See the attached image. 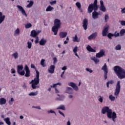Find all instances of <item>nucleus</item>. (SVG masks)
I'll list each match as a JSON object with an SVG mask.
<instances>
[{
    "mask_svg": "<svg viewBox=\"0 0 125 125\" xmlns=\"http://www.w3.org/2000/svg\"><path fill=\"white\" fill-rule=\"evenodd\" d=\"M106 113L108 119H112L113 122H116L115 119H117V113L115 111L113 112V110L108 106H104L102 109V114H104Z\"/></svg>",
    "mask_w": 125,
    "mask_h": 125,
    "instance_id": "1",
    "label": "nucleus"
},
{
    "mask_svg": "<svg viewBox=\"0 0 125 125\" xmlns=\"http://www.w3.org/2000/svg\"><path fill=\"white\" fill-rule=\"evenodd\" d=\"M113 70L117 77L120 80L125 78V69L122 67L116 65L114 67Z\"/></svg>",
    "mask_w": 125,
    "mask_h": 125,
    "instance_id": "2",
    "label": "nucleus"
},
{
    "mask_svg": "<svg viewBox=\"0 0 125 125\" xmlns=\"http://www.w3.org/2000/svg\"><path fill=\"white\" fill-rule=\"evenodd\" d=\"M36 76L34 80H32L30 83H31V86L33 89H36V88H39L40 86H37L40 83V72L38 70H36Z\"/></svg>",
    "mask_w": 125,
    "mask_h": 125,
    "instance_id": "3",
    "label": "nucleus"
},
{
    "mask_svg": "<svg viewBox=\"0 0 125 125\" xmlns=\"http://www.w3.org/2000/svg\"><path fill=\"white\" fill-rule=\"evenodd\" d=\"M61 26V21L58 19H56L54 20V26H53L52 28V31L54 33V35L56 36L57 35V32H58V29L60 28Z\"/></svg>",
    "mask_w": 125,
    "mask_h": 125,
    "instance_id": "4",
    "label": "nucleus"
},
{
    "mask_svg": "<svg viewBox=\"0 0 125 125\" xmlns=\"http://www.w3.org/2000/svg\"><path fill=\"white\" fill-rule=\"evenodd\" d=\"M120 92H121V82L120 81H118L116 86L114 95H115V96H118L119 94H120Z\"/></svg>",
    "mask_w": 125,
    "mask_h": 125,
    "instance_id": "5",
    "label": "nucleus"
},
{
    "mask_svg": "<svg viewBox=\"0 0 125 125\" xmlns=\"http://www.w3.org/2000/svg\"><path fill=\"white\" fill-rule=\"evenodd\" d=\"M102 70L104 72V80H107V75H108V68H107V64L106 63L104 64V65L102 67Z\"/></svg>",
    "mask_w": 125,
    "mask_h": 125,
    "instance_id": "6",
    "label": "nucleus"
},
{
    "mask_svg": "<svg viewBox=\"0 0 125 125\" xmlns=\"http://www.w3.org/2000/svg\"><path fill=\"white\" fill-rule=\"evenodd\" d=\"M97 9H95L93 4H90L87 9L88 13H91L93 10H94V11H97Z\"/></svg>",
    "mask_w": 125,
    "mask_h": 125,
    "instance_id": "7",
    "label": "nucleus"
},
{
    "mask_svg": "<svg viewBox=\"0 0 125 125\" xmlns=\"http://www.w3.org/2000/svg\"><path fill=\"white\" fill-rule=\"evenodd\" d=\"M107 37L110 40H112V37H115V38L120 37V33H118V31H116L114 34L109 33L108 34Z\"/></svg>",
    "mask_w": 125,
    "mask_h": 125,
    "instance_id": "8",
    "label": "nucleus"
},
{
    "mask_svg": "<svg viewBox=\"0 0 125 125\" xmlns=\"http://www.w3.org/2000/svg\"><path fill=\"white\" fill-rule=\"evenodd\" d=\"M104 56H105V51L103 49L101 50L100 52L96 55V57L97 58H101V57H103Z\"/></svg>",
    "mask_w": 125,
    "mask_h": 125,
    "instance_id": "9",
    "label": "nucleus"
},
{
    "mask_svg": "<svg viewBox=\"0 0 125 125\" xmlns=\"http://www.w3.org/2000/svg\"><path fill=\"white\" fill-rule=\"evenodd\" d=\"M24 70L25 71V77L26 78H29L31 76V73L30 72V69H29V67L28 65H26L24 67Z\"/></svg>",
    "mask_w": 125,
    "mask_h": 125,
    "instance_id": "10",
    "label": "nucleus"
},
{
    "mask_svg": "<svg viewBox=\"0 0 125 125\" xmlns=\"http://www.w3.org/2000/svg\"><path fill=\"white\" fill-rule=\"evenodd\" d=\"M83 27L84 30L87 29V26L88 25V20L86 18L84 19L82 22Z\"/></svg>",
    "mask_w": 125,
    "mask_h": 125,
    "instance_id": "11",
    "label": "nucleus"
},
{
    "mask_svg": "<svg viewBox=\"0 0 125 125\" xmlns=\"http://www.w3.org/2000/svg\"><path fill=\"white\" fill-rule=\"evenodd\" d=\"M109 31V25H106L104 27V29L103 30L102 35L103 37H106L107 36V33Z\"/></svg>",
    "mask_w": 125,
    "mask_h": 125,
    "instance_id": "12",
    "label": "nucleus"
},
{
    "mask_svg": "<svg viewBox=\"0 0 125 125\" xmlns=\"http://www.w3.org/2000/svg\"><path fill=\"white\" fill-rule=\"evenodd\" d=\"M17 7H18V8L19 9V11L21 12L23 15H24L25 17H27V13H26L25 10L23 9V7H22V6L18 5L17 6Z\"/></svg>",
    "mask_w": 125,
    "mask_h": 125,
    "instance_id": "13",
    "label": "nucleus"
},
{
    "mask_svg": "<svg viewBox=\"0 0 125 125\" xmlns=\"http://www.w3.org/2000/svg\"><path fill=\"white\" fill-rule=\"evenodd\" d=\"M41 33V31H36V30H32L31 32L30 36L32 37V38H36L37 36L39 35V34Z\"/></svg>",
    "mask_w": 125,
    "mask_h": 125,
    "instance_id": "14",
    "label": "nucleus"
},
{
    "mask_svg": "<svg viewBox=\"0 0 125 125\" xmlns=\"http://www.w3.org/2000/svg\"><path fill=\"white\" fill-rule=\"evenodd\" d=\"M68 85H69V86H71L72 87H73V88H74V89H75V90H79V87H78V86H77L76 83H75L73 82L69 83Z\"/></svg>",
    "mask_w": 125,
    "mask_h": 125,
    "instance_id": "15",
    "label": "nucleus"
},
{
    "mask_svg": "<svg viewBox=\"0 0 125 125\" xmlns=\"http://www.w3.org/2000/svg\"><path fill=\"white\" fill-rule=\"evenodd\" d=\"M99 17V13L97 12V11H95L92 12V18L93 19H97Z\"/></svg>",
    "mask_w": 125,
    "mask_h": 125,
    "instance_id": "16",
    "label": "nucleus"
},
{
    "mask_svg": "<svg viewBox=\"0 0 125 125\" xmlns=\"http://www.w3.org/2000/svg\"><path fill=\"white\" fill-rule=\"evenodd\" d=\"M55 69V65H51L50 66V68L48 69V73H50V74H53V73H54Z\"/></svg>",
    "mask_w": 125,
    "mask_h": 125,
    "instance_id": "17",
    "label": "nucleus"
},
{
    "mask_svg": "<svg viewBox=\"0 0 125 125\" xmlns=\"http://www.w3.org/2000/svg\"><path fill=\"white\" fill-rule=\"evenodd\" d=\"M96 37H97V32H95L88 37V40H91L92 39H95Z\"/></svg>",
    "mask_w": 125,
    "mask_h": 125,
    "instance_id": "18",
    "label": "nucleus"
},
{
    "mask_svg": "<svg viewBox=\"0 0 125 125\" xmlns=\"http://www.w3.org/2000/svg\"><path fill=\"white\" fill-rule=\"evenodd\" d=\"M86 49L88 51H89V52H96V50L92 48L89 45L87 46Z\"/></svg>",
    "mask_w": 125,
    "mask_h": 125,
    "instance_id": "19",
    "label": "nucleus"
},
{
    "mask_svg": "<svg viewBox=\"0 0 125 125\" xmlns=\"http://www.w3.org/2000/svg\"><path fill=\"white\" fill-rule=\"evenodd\" d=\"M46 42H47L46 40H45L44 39L42 38L39 42V44L40 45H45Z\"/></svg>",
    "mask_w": 125,
    "mask_h": 125,
    "instance_id": "20",
    "label": "nucleus"
},
{
    "mask_svg": "<svg viewBox=\"0 0 125 125\" xmlns=\"http://www.w3.org/2000/svg\"><path fill=\"white\" fill-rule=\"evenodd\" d=\"M67 35L68 33L67 32H61L59 34V36L61 39H64V38H66L67 37Z\"/></svg>",
    "mask_w": 125,
    "mask_h": 125,
    "instance_id": "21",
    "label": "nucleus"
},
{
    "mask_svg": "<svg viewBox=\"0 0 125 125\" xmlns=\"http://www.w3.org/2000/svg\"><path fill=\"white\" fill-rule=\"evenodd\" d=\"M4 19H5V16H2V13L0 12V24H1L3 21H4Z\"/></svg>",
    "mask_w": 125,
    "mask_h": 125,
    "instance_id": "22",
    "label": "nucleus"
},
{
    "mask_svg": "<svg viewBox=\"0 0 125 125\" xmlns=\"http://www.w3.org/2000/svg\"><path fill=\"white\" fill-rule=\"evenodd\" d=\"M77 51H78V47L76 46L73 48V52H74L75 56H77V57L80 58L79 55H78V53H77Z\"/></svg>",
    "mask_w": 125,
    "mask_h": 125,
    "instance_id": "23",
    "label": "nucleus"
},
{
    "mask_svg": "<svg viewBox=\"0 0 125 125\" xmlns=\"http://www.w3.org/2000/svg\"><path fill=\"white\" fill-rule=\"evenodd\" d=\"M66 92L68 93V94H72L73 93V89L71 87H68L66 88Z\"/></svg>",
    "mask_w": 125,
    "mask_h": 125,
    "instance_id": "24",
    "label": "nucleus"
},
{
    "mask_svg": "<svg viewBox=\"0 0 125 125\" xmlns=\"http://www.w3.org/2000/svg\"><path fill=\"white\" fill-rule=\"evenodd\" d=\"M6 103V100L3 98L0 99V105H4Z\"/></svg>",
    "mask_w": 125,
    "mask_h": 125,
    "instance_id": "25",
    "label": "nucleus"
},
{
    "mask_svg": "<svg viewBox=\"0 0 125 125\" xmlns=\"http://www.w3.org/2000/svg\"><path fill=\"white\" fill-rule=\"evenodd\" d=\"M4 122H5L6 124L8 125H11V122H10V119L7 117L4 119Z\"/></svg>",
    "mask_w": 125,
    "mask_h": 125,
    "instance_id": "26",
    "label": "nucleus"
},
{
    "mask_svg": "<svg viewBox=\"0 0 125 125\" xmlns=\"http://www.w3.org/2000/svg\"><path fill=\"white\" fill-rule=\"evenodd\" d=\"M17 72L19 73V72L22 71V70H23V68H24L23 67V65H18L17 66Z\"/></svg>",
    "mask_w": 125,
    "mask_h": 125,
    "instance_id": "27",
    "label": "nucleus"
},
{
    "mask_svg": "<svg viewBox=\"0 0 125 125\" xmlns=\"http://www.w3.org/2000/svg\"><path fill=\"white\" fill-rule=\"evenodd\" d=\"M73 42H80V39L78 38V35H75V37L73 38Z\"/></svg>",
    "mask_w": 125,
    "mask_h": 125,
    "instance_id": "28",
    "label": "nucleus"
},
{
    "mask_svg": "<svg viewBox=\"0 0 125 125\" xmlns=\"http://www.w3.org/2000/svg\"><path fill=\"white\" fill-rule=\"evenodd\" d=\"M53 9H54V8H53V7H51V6L50 5H49L46 9V11L47 12L48 11H52V10H53Z\"/></svg>",
    "mask_w": 125,
    "mask_h": 125,
    "instance_id": "29",
    "label": "nucleus"
},
{
    "mask_svg": "<svg viewBox=\"0 0 125 125\" xmlns=\"http://www.w3.org/2000/svg\"><path fill=\"white\" fill-rule=\"evenodd\" d=\"M100 10H101V11H103V12H105L106 11V7L104 5L100 6Z\"/></svg>",
    "mask_w": 125,
    "mask_h": 125,
    "instance_id": "30",
    "label": "nucleus"
},
{
    "mask_svg": "<svg viewBox=\"0 0 125 125\" xmlns=\"http://www.w3.org/2000/svg\"><path fill=\"white\" fill-rule=\"evenodd\" d=\"M28 95H29V96H36V95H38V92H32L30 93Z\"/></svg>",
    "mask_w": 125,
    "mask_h": 125,
    "instance_id": "31",
    "label": "nucleus"
},
{
    "mask_svg": "<svg viewBox=\"0 0 125 125\" xmlns=\"http://www.w3.org/2000/svg\"><path fill=\"white\" fill-rule=\"evenodd\" d=\"M125 30L124 29H122L120 31L119 35L120 34V37H123V36H124V35H125Z\"/></svg>",
    "mask_w": 125,
    "mask_h": 125,
    "instance_id": "32",
    "label": "nucleus"
},
{
    "mask_svg": "<svg viewBox=\"0 0 125 125\" xmlns=\"http://www.w3.org/2000/svg\"><path fill=\"white\" fill-rule=\"evenodd\" d=\"M45 61V60L44 59H42L41 61V65H42V66L43 67H45V66H46V64H45V63H44Z\"/></svg>",
    "mask_w": 125,
    "mask_h": 125,
    "instance_id": "33",
    "label": "nucleus"
},
{
    "mask_svg": "<svg viewBox=\"0 0 125 125\" xmlns=\"http://www.w3.org/2000/svg\"><path fill=\"white\" fill-rule=\"evenodd\" d=\"M95 9H98V6L97 5V0H95L94 4H93Z\"/></svg>",
    "mask_w": 125,
    "mask_h": 125,
    "instance_id": "34",
    "label": "nucleus"
},
{
    "mask_svg": "<svg viewBox=\"0 0 125 125\" xmlns=\"http://www.w3.org/2000/svg\"><path fill=\"white\" fill-rule=\"evenodd\" d=\"M33 4H34V1H30L29 3L27 5V7H32V6H33Z\"/></svg>",
    "mask_w": 125,
    "mask_h": 125,
    "instance_id": "35",
    "label": "nucleus"
},
{
    "mask_svg": "<svg viewBox=\"0 0 125 125\" xmlns=\"http://www.w3.org/2000/svg\"><path fill=\"white\" fill-rule=\"evenodd\" d=\"M12 56H13L15 58V59H17L18 58V53L17 52L13 53L12 54Z\"/></svg>",
    "mask_w": 125,
    "mask_h": 125,
    "instance_id": "36",
    "label": "nucleus"
},
{
    "mask_svg": "<svg viewBox=\"0 0 125 125\" xmlns=\"http://www.w3.org/2000/svg\"><path fill=\"white\" fill-rule=\"evenodd\" d=\"M27 47L29 49H31L32 48V42H27Z\"/></svg>",
    "mask_w": 125,
    "mask_h": 125,
    "instance_id": "37",
    "label": "nucleus"
},
{
    "mask_svg": "<svg viewBox=\"0 0 125 125\" xmlns=\"http://www.w3.org/2000/svg\"><path fill=\"white\" fill-rule=\"evenodd\" d=\"M93 61L95 62V64H98V62H99V60L98 59H97L96 58H94L92 59Z\"/></svg>",
    "mask_w": 125,
    "mask_h": 125,
    "instance_id": "38",
    "label": "nucleus"
},
{
    "mask_svg": "<svg viewBox=\"0 0 125 125\" xmlns=\"http://www.w3.org/2000/svg\"><path fill=\"white\" fill-rule=\"evenodd\" d=\"M109 98L111 101H115V100L116 99V98L112 95H110Z\"/></svg>",
    "mask_w": 125,
    "mask_h": 125,
    "instance_id": "39",
    "label": "nucleus"
},
{
    "mask_svg": "<svg viewBox=\"0 0 125 125\" xmlns=\"http://www.w3.org/2000/svg\"><path fill=\"white\" fill-rule=\"evenodd\" d=\"M116 50H121L122 49V46L121 44H118L115 47Z\"/></svg>",
    "mask_w": 125,
    "mask_h": 125,
    "instance_id": "40",
    "label": "nucleus"
},
{
    "mask_svg": "<svg viewBox=\"0 0 125 125\" xmlns=\"http://www.w3.org/2000/svg\"><path fill=\"white\" fill-rule=\"evenodd\" d=\"M20 34V30H19V28H17L14 32V35H19Z\"/></svg>",
    "mask_w": 125,
    "mask_h": 125,
    "instance_id": "41",
    "label": "nucleus"
},
{
    "mask_svg": "<svg viewBox=\"0 0 125 125\" xmlns=\"http://www.w3.org/2000/svg\"><path fill=\"white\" fill-rule=\"evenodd\" d=\"M25 29H29V28H31L32 27V24L30 23H27L25 26Z\"/></svg>",
    "mask_w": 125,
    "mask_h": 125,
    "instance_id": "42",
    "label": "nucleus"
},
{
    "mask_svg": "<svg viewBox=\"0 0 125 125\" xmlns=\"http://www.w3.org/2000/svg\"><path fill=\"white\" fill-rule=\"evenodd\" d=\"M76 5L77 6L78 8L81 9V7H82V5H81V3L79 2H77L76 3Z\"/></svg>",
    "mask_w": 125,
    "mask_h": 125,
    "instance_id": "43",
    "label": "nucleus"
},
{
    "mask_svg": "<svg viewBox=\"0 0 125 125\" xmlns=\"http://www.w3.org/2000/svg\"><path fill=\"white\" fill-rule=\"evenodd\" d=\"M57 109H60L61 110H65V106L63 105H61L57 108Z\"/></svg>",
    "mask_w": 125,
    "mask_h": 125,
    "instance_id": "44",
    "label": "nucleus"
},
{
    "mask_svg": "<svg viewBox=\"0 0 125 125\" xmlns=\"http://www.w3.org/2000/svg\"><path fill=\"white\" fill-rule=\"evenodd\" d=\"M18 74H19L21 76H24L25 75V71H19V72H18Z\"/></svg>",
    "mask_w": 125,
    "mask_h": 125,
    "instance_id": "45",
    "label": "nucleus"
},
{
    "mask_svg": "<svg viewBox=\"0 0 125 125\" xmlns=\"http://www.w3.org/2000/svg\"><path fill=\"white\" fill-rule=\"evenodd\" d=\"M53 60L54 61L53 63L54 64V65H55V64L57 63V58L56 57H54L53 58Z\"/></svg>",
    "mask_w": 125,
    "mask_h": 125,
    "instance_id": "46",
    "label": "nucleus"
},
{
    "mask_svg": "<svg viewBox=\"0 0 125 125\" xmlns=\"http://www.w3.org/2000/svg\"><path fill=\"white\" fill-rule=\"evenodd\" d=\"M59 98L60 99H62L60 100V101H63V100H64V99H65V96H64V95H61Z\"/></svg>",
    "mask_w": 125,
    "mask_h": 125,
    "instance_id": "47",
    "label": "nucleus"
},
{
    "mask_svg": "<svg viewBox=\"0 0 125 125\" xmlns=\"http://www.w3.org/2000/svg\"><path fill=\"white\" fill-rule=\"evenodd\" d=\"M51 5H53V4H56V0H54L52 1H50Z\"/></svg>",
    "mask_w": 125,
    "mask_h": 125,
    "instance_id": "48",
    "label": "nucleus"
},
{
    "mask_svg": "<svg viewBox=\"0 0 125 125\" xmlns=\"http://www.w3.org/2000/svg\"><path fill=\"white\" fill-rule=\"evenodd\" d=\"M104 19H105V22H107V20L109 19V16H108V15H105Z\"/></svg>",
    "mask_w": 125,
    "mask_h": 125,
    "instance_id": "49",
    "label": "nucleus"
},
{
    "mask_svg": "<svg viewBox=\"0 0 125 125\" xmlns=\"http://www.w3.org/2000/svg\"><path fill=\"white\" fill-rule=\"evenodd\" d=\"M35 43H39V37H36V40L35 41Z\"/></svg>",
    "mask_w": 125,
    "mask_h": 125,
    "instance_id": "50",
    "label": "nucleus"
},
{
    "mask_svg": "<svg viewBox=\"0 0 125 125\" xmlns=\"http://www.w3.org/2000/svg\"><path fill=\"white\" fill-rule=\"evenodd\" d=\"M121 24L122 25V26H125V21H121Z\"/></svg>",
    "mask_w": 125,
    "mask_h": 125,
    "instance_id": "51",
    "label": "nucleus"
},
{
    "mask_svg": "<svg viewBox=\"0 0 125 125\" xmlns=\"http://www.w3.org/2000/svg\"><path fill=\"white\" fill-rule=\"evenodd\" d=\"M86 71H87V72H89V73H92V70L88 68H86Z\"/></svg>",
    "mask_w": 125,
    "mask_h": 125,
    "instance_id": "52",
    "label": "nucleus"
},
{
    "mask_svg": "<svg viewBox=\"0 0 125 125\" xmlns=\"http://www.w3.org/2000/svg\"><path fill=\"white\" fill-rule=\"evenodd\" d=\"M48 114H52V113H54V114H55L56 115V113H55V111H53V110H50L48 111Z\"/></svg>",
    "mask_w": 125,
    "mask_h": 125,
    "instance_id": "53",
    "label": "nucleus"
},
{
    "mask_svg": "<svg viewBox=\"0 0 125 125\" xmlns=\"http://www.w3.org/2000/svg\"><path fill=\"white\" fill-rule=\"evenodd\" d=\"M11 74H15V69L14 68H12L11 70Z\"/></svg>",
    "mask_w": 125,
    "mask_h": 125,
    "instance_id": "54",
    "label": "nucleus"
},
{
    "mask_svg": "<svg viewBox=\"0 0 125 125\" xmlns=\"http://www.w3.org/2000/svg\"><path fill=\"white\" fill-rule=\"evenodd\" d=\"M101 6H104V2H103V0H101L100 1Z\"/></svg>",
    "mask_w": 125,
    "mask_h": 125,
    "instance_id": "55",
    "label": "nucleus"
},
{
    "mask_svg": "<svg viewBox=\"0 0 125 125\" xmlns=\"http://www.w3.org/2000/svg\"><path fill=\"white\" fill-rule=\"evenodd\" d=\"M99 101L100 102H101V103H102L103 102V98H102V97H100L99 99Z\"/></svg>",
    "mask_w": 125,
    "mask_h": 125,
    "instance_id": "56",
    "label": "nucleus"
},
{
    "mask_svg": "<svg viewBox=\"0 0 125 125\" xmlns=\"http://www.w3.org/2000/svg\"><path fill=\"white\" fill-rule=\"evenodd\" d=\"M122 9V11H121V12L123 14H124V13L125 14V7L123 9V8H121Z\"/></svg>",
    "mask_w": 125,
    "mask_h": 125,
    "instance_id": "57",
    "label": "nucleus"
},
{
    "mask_svg": "<svg viewBox=\"0 0 125 125\" xmlns=\"http://www.w3.org/2000/svg\"><path fill=\"white\" fill-rule=\"evenodd\" d=\"M62 71H65V70H67V66H64L62 67Z\"/></svg>",
    "mask_w": 125,
    "mask_h": 125,
    "instance_id": "58",
    "label": "nucleus"
},
{
    "mask_svg": "<svg viewBox=\"0 0 125 125\" xmlns=\"http://www.w3.org/2000/svg\"><path fill=\"white\" fill-rule=\"evenodd\" d=\"M59 114H60L61 115L63 116V117H65V115H64V113H63V112H61V111L59 110Z\"/></svg>",
    "mask_w": 125,
    "mask_h": 125,
    "instance_id": "59",
    "label": "nucleus"
},
{
    "mask_svg": "<svg viewBox=\"0 0 125 125\" xmlns=\"http://www.w3.org/2000/svg\"><path fill=\"white\" fill-rule=\"evenodd\" d=\"M107 83H108L110 84H113L114 82L113 81V80H110L109 81H108Z\"/></svg>",
    "mask_w": 125,
    "mask_h": 125,
    "instance_id": "60",
    "label": "nucleus"
},
{
    "mask_svg": "<svg viewBox=\"0 0 125 125\" xmlns=\"http://www.w3.org/2000/svg\"><path fill=\"white\" fill-rule=\"evenodd\" d=\"M31 67L33 69H35V70H36V69H37V68H36V66H35V65H34L33 64H31Z\"/></svg>",
    "mask_w": 125,
    "mask_h": 125,
    "instance_id": "61",
    "label": "nucleus"
},
{
    "mask_svg": "<svg viewBox=\"0 0 125 125\" xmlns=\"http://www.w3.org/2000/svg\"><path fill=\"white\" fill-rule=\"evenodd\" d=\"M32 108H36V109H38L39 110H41V107H40V106H32Z\"/></svg>",
    "mask_w": 125,
    "mask_h": 125,
    "instance_id": "62",
    "label": "nucleus"
},
{
    "mask_svg": "<svg viewBox=\"0 0 125 125\" xmlns=\"http://www.w3.org/2000/svg\"><path fill=\"white\" fill-rule=\"evenodd\" d=\"M56 84H54V85H51L50 86H51V87H56Z\"/></svg>",
    "mask_w": 125,
    "mask_h": 125,
    "instance_id": "63",
    "label": "nucleus"
},
{
    "mask_svg": "<svg viewBox=\"0 0 125 125\" xmlns=\"http://www.w3.org/2000/svg\"><path fill=\"white\" fill-rule=\"evenodd\" d=\"M67 125H71V122H70V121H68L67 122Z\"/></svg>",
    "mask_w": 125,
    "mask_h": 125,
    "instance_id": "64",
    "label": "nucleus"
}]
</instances>
